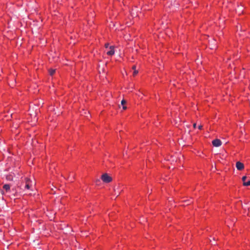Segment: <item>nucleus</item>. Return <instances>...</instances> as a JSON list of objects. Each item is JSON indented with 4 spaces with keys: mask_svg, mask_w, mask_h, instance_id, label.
Segmentation results:
<instances>
[{
    "mask_svg": "<svg viewBox=\"0 0 250 250\" xmlns=\"http://www.w3.org/2000/svg\"><path fill=\"white\" fill-rule=\"evenodd\" d=\"M212 145L215 147H219L221 146L222 142L220 140L216 139L212 141Z\"/></svg>",
    "mask_w": 250,
    "mask_h": 250,
    "instance_id": "3",
    "label": "nucleus"
},
{
    "mask_svg": "<svg viewBox=\"0 0 250 250\" xmlns=\"http://www.w3.org/2000/svg\"><path fill=\"white\" fill-rule=\"evenodd\" d=\"M126 103V101L125 100H123L121 102V104L123 105V108L124 110L126 109V107L125 106V104Z\"/></svg>",
    "mask_w": 250,
    "mask_h": 250,
    "instance_id": "6",
    "label": "nucleus"
},
{
    "mask_svg": "<svg viewBox=\"0 0 250 250\" xmlns=\"http://www.w3.org/2000/svg\"><path fill=\"white\" fill-rule=\"evenodd\" d=\"M3 188L6 191H8L10 189V187L9 185L6 184L3 186Z\"/></svg>",
    "mask_w": 250,
    "mask_h": 250,
    "instance_id": "7",
    "label": "nucleus"
},
{
    "mask_svg": "<svg viewBox=\"0 0 250 250\" xmlns=\"http://www.w3.org/2000/svg\"><path fill=\"white\" fill-rule=\"evenodd\" d=\"M193 127L194 128H195L196 127V124L195 123L193 124Z\"/></svg>",
    "mask_w": 250,
    "mask_h": 250,
    "instance_id": "13",
    "label": "nucleus"
},
{
    "mask_svg": "<svg viewBox=\"0 0 250 250\" xmlns=\"http://www.w3.org/2000/svg\"><path fill=\"white\" fill-rule=\"evenodd\" d=\"M243 185L245 186H250V181L249 180L247 182H244V183H243Z\"/></svg>",
    "mask_w": 250,
    "mask_h": 250,
    "instance_id": "10",
    "label": "nucleus"
},
{
    "mask_svg": "<svg viewBox=\"0 0 250 250\" xmlns=\"http://www.w3.org/2000/svg\"><path fill=\"white\" fill-rule=\"evenodd\" d=\"M236 167L238 170H241L244 167V164L240 162H237L236 164Z\"/></svg>",
    "mask_w": 250,
    "mask_h": 250,
    "instance_id": "4",
    "label": "nucleus"
},
{
    "mask_svg": "<svg viewBox=\"0 0 250 250\" xmlns=\"http://www.w3.org/2000/svg\"><path fill=\"white\" fill-rule=\"evenodd\" d=\"M105 45V47L107 48L108 44H106Z\"/></svg>",
    "mask_w": 250,
    "mask_h": 250,
    "instance_id": "14",
    "label": "nucleus"
},
{
    "mask_svg": "<svg viewBox=\"0 0 250 250\" xmlns=\"http://www.w3.org/2000/svg\"><path fill=\"white\" fill-rule=\"evenodd\" d=\"M136 67L135 65H133L132 66V69L134 70L133 73V76L136 75L138 73V71L136 70Z\"/></svg>",
    "mask_w": 250,
    "mask_h": 250,
    "instance_id": "8",
    "label": "nucleus"
},
{
    "mask_svg": "<svg viewBox=\"0 0 250 250\" xmlns=\"http://www.w3.org/2000/svg\"><path fill=\"white\" fill-rule=\"evenodd\" d=\"M101 179L103 182L108 183L112 181L111 177L107 174L104 173L102 175Z\"/></svg>",
    "mask_w": 250,
    "mask_h": 250,
    "instance_id": "2",
    "label": "nucleus"
},
{
    "mask_svg": "<svg viewBox=\"0 0 250 250\" xmlns=\"http://www.w3.org/2000/svg\"><path fill=\"white\" fill-rule=\"evenodd\" d=\"M198 128H199V129H201L202 128V125H199V126H198Z\"/></svg>",
    "mask_w": 250,
    "mask_h": 250,
    "instance_id": "12",
    "label": "nucleus"
},
{
    "mask_svg": "<svg viewBox=\"0 0 250 250\" xmlns=\"http://www.w3.org/2000/svg\"><path fill=\"white\" fill-rule=\"evenodd\" d=\"M109 50L107 51V54L109 56H112L114 54V46H110Z\"/></svg>",
    "mask_w": 250,
    "mask_h": 250,
    "instance_id": "5",
    "label": "nucleus"
},
{
    "mask_svg": "<svg viewBox=\"0 0 250 250\" xmlns=\"http://www.w3.org/2000/svg\"><path fill=\"white\" fill-rule=\"evenodd\" d=\"M247 179V177L246 176H243V178H242V181L243 182V183H244V182H246V180Z\"/></svg>",
    "mask_w": 250,
    "mask_h": 250,
    "instance_id": "11",
    "label": "nucleus"
},
{
    "mask_svg": "<svg viewBox=\"0 0 250 250\" xmlns=\"http://www.w3.org/2000/svg\"><path fill=\"white\" fill-rule=\"evenodd\" d=\"M55 69H50L49 71L50 75H53L55 72Z\"/></svg>",
    "mask_w": 250,
    "mask_h": 250,
    "instance_id": "9",
    "label": "nucleus"
},
{
    "mask_svg": "<svg viewBox=\"0 0 250 250\" xmlns=\"http://www.w3.org/2000/svg\"><path fill=\"white\" fill-rule=\"evenodd\" d=\"M25 184L24 186V188L27 189L32 190L34 182L32 181L30 179L28 178H25Z\"/></svg>",
    "mask_w": 250,
    "mask_h": 250,
    "instance_id": "1",
    "label": "nucleus"
}]
</instances>
